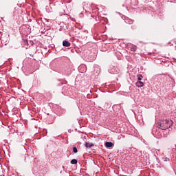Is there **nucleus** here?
Listing matches in <instances>:
<instances>
[{"label":"nucleus","instance_id":"f257e3e1","mask_svg":"<svg viewBox=\"0 0 176 176\" xmlns=\"http://www.w3.org/2000/svg\"><path fill=\"white\" fill-rule=\"evenodd\" d=\"M160 129L161 130H167L170 129V126H173V120H163L158 122Z\"/></svg>","mask_w":176,"mask_h":176},{"label":"nucleus","instance_id":"f03ea898","mask_svg":"<svg viewBox=\"0 0 176 176\" xmlns=\"http://www.w3.org/2000/svg\"><path fill=\"white\" fill-rule=\"evenodd\" d=\"M109 74H111L112 75H115L116 74H119V69L117 67H111L109 69Z\"/></svg>","mask_w":176,"mask_h":176},{"label":"nucleus","instance_id":"7ed1b4c3","mask_svg":"<svg viewBox=\"0 0 176 176\" xmlns=\"http://www.w3.org/2000/svg\"><path fill=\"white\" fill-rule=\"evenodd\" d=\"M63 46H64L65 47H69V46H71V43H69V41H63Z\"/></svg>","mask_w":176,"mask_h":176},{"label":"nucleus","instance_id":"20e7f679","mask_svg":"<svg viewBox=\"0 0 176 176\" xmlns=\"http://www.w3.org/2000/svg\"><path fill=\"white\" fill-rule=\"evenodd\" d=\"M124 21L126 24H133V23H134V20L131 19L129 18H126L124 19Z\"/></svg>","mask_w":176,"mask_h":176},{"label":"nucleus","instance_id":"39448f33","mask_svg":"<svg viewBox=\"0 0 176 176\" xmlns=\"http://www.w3.org/2000/svg\"><path fill=\"white\" fill-rule=\"evenodd\" d=\"M105 146L106 148H112V146H113V143H112L111 142H107L105 143Z\"/></svg>","mask_w":176,"mask_h":176},{"label":"nucleus","instance_id":"423d86ee","mask_svg":"<svg viewBox=\"0 0 176 176\" xmlns=\"http://www.w3.org/2000/svg\"><path fill=\"white\" fill-rule=\"evenodd\" d=\"M85 145V147H87L88 149H90V148H91L92 146H94V144L89 143V142H86Z\"/></svg>","mask_w":176,"mask_h":176},{"label":"nucleus","instance_id":"0eeeda50","mask_svg":"<svg viewBox=\"0 0 176 176\" xmlns=\"http://www.w3.org/2000/svg\"><path fill=\"white\" fill-rule=\"evenodd\" d=\"M136 86L138 87H142V86H144V82H141V81H138L136 82Z\"/></svg>","mask_w":176,"mask_h":176},{"label":"nucleus","instance_id":"6e6552de","mask_svg":"<svg viewBox=\"0 0 176 176\" xmlns=\"http://www.w3.org/2000/svg\"><path fill=\"white\" fill-rule=\"evenodd\" d=\"M136 50H137V46H135V45H131V52H135Z\"/></svg>","mask_w":176,"mask_h":176},{"label":"nucleus","instance_id":"1a4fd4ad","mask_svg":"<svg viewBox=\"0 0 176 176\" xmlns=\"http://www.w3.org/2000/svg\"><path fill=\"white\" fill-rule=\"evenodd\" d=\"M71 164H78V160L76 159H73L70 162Z\"/></svg>","mask_w":176,"mask_h":176},{"label":"nucleus","instance_id":"9d476101","mask_svg":"<svg viewBox=\"0 0 176 176\" xmlns=\"http://www.w3.org/2000/svg\"><path fill=\"white\" fill-rule=\"evenodd\" d=\"M162 160L164 162H170V158H168L167 157H162Z\"/></svg>","mask_w":176,"mask_h":176},{"label":"nucleus","instance_id":"9b49d317","mask_svg":"<svg viewBox=\"0 0 176 176\" xmlns=\"http://www.w3.org/2000/svg\"><path fill=\"white\" fill-rule=\"evenodd\" d=\"M73 152L74 153H78V148L75 146H73Z\"/></svg>","mask_w":176,"mask_h":176},{"label":"nucleus","instance_id":"f8f14e48","mask_svg":"<svg viewBox=\"0 0 176 176\" xmlns=\"http://www.w3.org/2000/svg\"><path fill=\"white\" fill-rule=\"evenodd\" d=\"M138 80H142V75H141V74L138 75Z\"/></svg>","mask_w":176,"mask_h":176},{"label":"nucleus","instance_id":"ddd939ff","mask_svg":"<svg viewBox=\"0 0 176 176\" xmlns=\"http://www.w3.org/2000/svg\"><path fill=\"white\" fill-rule=\"evenodd\" d=\"M132 30H135V28H137L136 25H132L131 26Z\"/></svg>","mask_w":176,"mask_h":176},{"label":"nucleus","instance_id":"4468645a","mask_svg":"<svg viewBox=\"0 0 176 176\" xmlns=\"http://www.w3.org/2000/svg\"><path fill=\"white\" fill-rule=\"evenodd\" d=\"M24 42H25V44H28V41L26 40Z\"/></svg>","mask_w":176,"mask_h":176}]
</instances>
